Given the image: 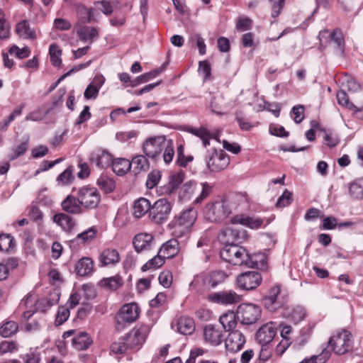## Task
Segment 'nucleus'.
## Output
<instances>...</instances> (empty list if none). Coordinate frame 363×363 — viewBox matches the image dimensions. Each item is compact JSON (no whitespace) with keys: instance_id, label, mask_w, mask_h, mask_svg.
I'll return each mask as SVG.
<instances>
[{"instance_id":"obj_45","label":"nucleus","mask_w":363,"mask_h":363,"mask_svg":"<svg viewBox=\"0 0 363 363\" xmlns=\"http://www.w3.org/2000/svg\"><path fill=\"white\" fill-rule=\"evenodd\" d=\"M160 73V71L157 69L145 73L140 76H138L135 79L132 80L130 84L129 85L132 87H135L139 84L147 82L150 79L156 77Z\"/></svg>"},{"instance_id":"obj_2","label":"nucleus","mask_w":363,"mask_h":363,"mask_svg":"<svg viewBox=\"0 0 363 363\" xmlns=\"http://www.w3.org/2000/svg\"><path fill=\"white\" fill-rule=\"evenodd\" d=\"M143 151L147 157L155 161L160 158L162 152H164L162 157L166 164H169L174 155L173 141L167 139L164 135L146 139L143 144Z\"/></svg>"},{"instance_id":"obj_28","label":"nucleus","mask_w":363,"mask_h":363,"mask_svg":"<svg viewBox=\"0 0 363 363\" xmlns=\"http://www.w3.org/2000/svg\"><path fill=\"white\" fill-rule=\"evenodd\" d=\"M77 34L79 38L86 43L91 44L99 37V32L94 27L82 26L77 28Z\"/></svg>"},{"instance_id":"obj_63","label":"nucleus","mask_w":363,"mask_h":363,"mask_svg":"<svg viewBox=\"0 0 363 363\" xmlns=\"http://www.w3.org/2000/svg\"><path fill=\"white\" fill-rule=\"evenodd\" d=\"M69 316V308L60 307L56 316V323L57 325H62L64 323Z\"/></svg>"},{"instance_id":"obj_51","label":"nucleus","mask_w":363,"mask_h":363,"mask_svg":"<svg viewBox=\"0 0 363 363\" xmlns=\"http://www.w3.org/2000/svg\"><path fill=\"white\" fill-rule=\"evenodd\" d=\"M129 346L127 344L125 338H121L118 341L113 342L111 345V352L114 354H123L128 349Z\"/></svg>"},{"instance_id":"obj_56","label":"nucleus","mask_w":363,"mask_h":363,"mask_svg":"<svg viewBox=\"0 0 363 363\" xmlns=\"http://www.w3.org/2000/svg\"><path fill=\"white\" fill-rule=\"evenodd\" d=\"M292 194L289 190L286 189L282 195L279 197L277 201L276 206L278 208H284L289 206L292 201Z\"/></svg>"},{"instance_id":"obj_29","label":"nucleus","mask_w":363,"mask_h":363,"mask_svg":"<svg viewBox=\"0 0 363 363\" xmlns=\"http://www.w3.org/2000/svg\"><path fill=\"white\" fill-rule=\"evenodd\" d=\"M52 220L59 225L62 230L67 233H70L76 225L74 220L72 217L63 213H56L53 216Z\"/></svg>"},{"instance_id":"obj_3","label":"nucleus","mask_w":363,"mask_h":363,"mask_svg":"<svg viewBox=\"0 0 363 363\" xmlns=\"http://www.w3.org/2000/svg\"><path fill=\"white\" fill-rule=\"evenodd\" d=\"M238 206L237 199L229 197L208 203L203 209V217L212 223H218L228 218Z\"/></svg>"},{"instance_id":"obj_39","label":"nucleus","mask_w":363,"mask_h":363,"mask_svg":"<svg viewBox=\"0 0 363 363\" xmlns=\"http://www.w3.org/2000/svg\"><path fill=\"white\" fill-rule=\"evenodd\" d=\"M184 179V173L182 172L172 174L166 186L165 192L168 194L174 193L182 183Z\"/></svg>"},{"instance_id":"obj_53","label":"nucleus","mask_w":363,"mask_h":363,"mask_svg":"<svg viewBox=\"0 0 363 363\" xmlns=\"http://www.w3.org/2000/svg\"><path fill=\"white\" fill-rule=\"evenodd\" d=\"M199 72L203 76V81L210 80L211 78V65L207 60L199 62Z\"/></svg>"},{"instance_id":"obj_12","label":"nucleus","mask_w":363,"mask_h":363,"mask_svg":"<svg viewBox=\"0 0 363 363\" xmlns=\"http://www.w3.org/2000/svg\"><path fill=\"white\" fill-rule=\"evenodd\" d=\"M223 241L226 245H236L235 242L241 243L247 239V235L245 230L235 226H227L222 233Z\"/></svg>"},{"instance_id":"obj_42","label":"nucleus","mask_w":363,"mask_h":363,"mask_svg":"<svg viewBox=\"0 0 363 363\" xmlns=\"http://www.w3.org/2000/svg\"><path fill=\"white\" fill-rule=\"evenodd\" d=\"M190 133H191L194 135L199 137L202 140L203 144L205 147L210 144L209 140L211 138H213L216 140L218 142H220V140L217 135L212 136L210 134V133L206 128H201L199 129L191 128Z\"/></svg>"},{"instance_id":"obj_26","label":"nucleus","mask_w":363,"mask_h":363,"mask_svg":"<svg viewBox=\"0 0 363 363\" xmlns=\"http://www.w3.org/2000/svg\"><path fill=\"white\" fill-rule=\"evenodd\" d=\"M231 223L233 225L241 224L252 229H257L262 225L263 220L243 214H238L231 218Z\"/></svg>"},{"instance_id":"obj_57","label":"nucleus","mask_w":363,"mask_h":363,"mask_svg":"<svg viewBox=\"0 0 363 363\" xmlns=\"http://www.w3.org/2000/svg\"><path fill=\"white\" fill-rule=\"evenodd\" d=\"M201 191L196 199L194 203H200L204 199L207 198L211 193L212 186L208 182L201 183Z\"/></svg>"},{"instance_id":"obj_44","label":"nucleus","mask_w":363,"mask_h":363,"mask_svg":"<svg viewBox=\"0 0 363 363\" xmlns=\"http://www.w3.org/2000/svg\"><path fill=\"white\" fill-rule=\"evenodd\" d=\"M123 284L122 279L120 276H115L109 278H104L100 281L102 287L109 289L111 290H116Z\"/></svg>"},{"instance_id":"obj_50","label":"nucleus","mask_w":363,"mask_h":363,"mask_svg":"<svg viewBox=\"0 0 363 363\" xmlns=\"http://www.w3.org/2000/svg\"><path fill=\"white\" fill-rule=\"evenodd\" d=\"M14 247L13 238L10 235H0V251L8 252Z\"/></svg>"},{"instance_id":"obj_18","label":"nucleus","mask_w":363,"mask_h":363,"mask_svg":"<svg viewBox=\"0 0 363 363\" xmlns=\"http://www.w3.org/2000/svg\"><path fill=\"white\" fill-rule=\"evenodd\" d=\"M208 300L213 303L220 304H234L241 301L240 295L233 291L215 292L208 295Z\"/></svg>"},{"instance_id":"obj_31","label":"nucleus","mask_w":363,"mask_h":363,"mask_svg":"<svg viewBox=\"0 0 363 363\" xmlns=\"http://www.w3.org/2000/svg\"><path fill=\"white\" fill-rule=\"evenodd\" d=\"M60 296L57 293H51L48 296L38 299L35 302L36 311L42 313L46 312L50 307L57 304Z\"/></svg>"},{"instance_id":"obj_27","label":"nucleus","mask_w":363,"mask_h":363,"mask_svg":"<svg viewBox=\"0 0 363 363\" xmlns=\"http://www.w3.org/2000/svg\"><path fill=\"white\" fill-rule=\"evenodd\" d=\"M175 330L180 334L188 335L194 333L195 325L194 320L188 316H181L178 318L175 325ZM174 328V325H172Z\"/></svg>"},{"instance_id":"obj_23","label":"nucleus","mask_w":363,"mask_h":363,"mask_svg":"<svg viewBox=\"0 0 363 363\" xmlns=\"http://www.w3.org/2000/svg\"><path fill=\"white\" fill-rule=\"evenodd\" d=\"M15 32L23 40H33L37 38L35 30L31 28L29 21L27 20H23L16 23Z\"/></svg>"},{"instance_id":"obj_49","label":"nucleus","mask_w":363,"mask_h":363,"mask_svg":"<svg viewBox=\"0 0 363 363\" xmlns=\"http://www.w3.org/2000/svg\"><path fill=\"white\" fill-rule=\"evenodd\" d=\"M11 55H15L18 59H24L29 57L30 54V50L28 46H25L23 48H18L16 45H13L9 50Z\"/></svg>"},{"instance_id":"obj_61","label":"nucleus","mask_w":363,"mask_h":363,"mask_svg":"<svg viewBox=\"0 0 363 363\" xmlns=\"http://www.w3.org/2000/svg\"><path fill=\"white\" fill-rule=\"evenodd\" d=\"M306 315L305 310L301 306L295 307L290 313V317L291 320L297 323L302 320Z\"/></svg>"},{"instance_id":"obj_22","label":"nucleus","mask_w":363,"mask_h":363,"mask_svg":"<svg viewBox=\"0 0 363 363\" xmlns=\"http://www.w3.org/2000/svg\"><path fill=\"white\" fill-rule=\"evenodd\" d=\"M280 293L281 288L279 286H274L268 291L262 299L263 304L267 310L274 311L281 306L280 303L277 301Z\"/></svg>"},{"instance_id":"obj_20","label":"nucleus","mask_w":363,"mask_h":363,"mask_svg":"<svg viewBox=\"0 0 363 363\" xmlns=\"http://www.w3.org/2000/svg\"><path fill=\"white\" fill-rule=\"evenodd\" d=\"M319 39L322 42L323 40L333 41L335 43L337 48L341 51L344 52L345 49V39L343 33L340 29L336 28L333 32H329L328 30H323L319 33Z\"/></svg>"},{"instance_id":"obj_40","label":"nucleus","mask_w":363,"mask_h":363,"mask_svg":"<svg viewBox=\"0 0 363 363\" xmlns=\"http://www.w3.org/2000/svg\"><path fill=\"white\" fill-rule=\"evenodd\" d=\"M237 313L233 312L225 313L220 317L219 321L225 330L230 331L233 330L237 325Z\"/></svg>"},{"instance_id":"obj_9","label":"nucleus","mask_w":363,"mask_h":363,"mask_svg":"<svg viewBox=\"0 0 363 363\" xmlns=\"http://www.w3.org/2000/svg\"><path fill=\"white\" fill-rule=\"evenodd\" d=\"M172 205L165 199H160L152 206L149 217L152 221L160 224L166 221L171 213Z\"/></svg>"},{"instance_id":"obj_60","label":"nucleus","mask_w":363,"mask_h":363,"mask_svg":"<svg viewBox=\"0 0 363 363\" xmlns=\"http://www.w3.org/2000/svg\"><path fill=\"white\" fill-rule=\"evenodd\" d=\"M78 12L80 16V20L83 23H89L91 21L93 12L91 8L82 6L79 8Z\"/></svg>"},{"instance_id":"obj_64","label":"nucleus","mask_w":363,"mask_h":363,"mask_svg":"<svg viewBox=\"0 0 363 363\" xmlns=\"http://www.w3.org/2000/svg\"><path fill=\"white\" fill-rule=\"evenodd\" d=\"M330 357V352L327 349H324L320 354L318 355H313L310 357V359H311V362L313 363H325Z\"/></svg>"},{"instance_id":"obj_52","label":"nucleus","mask_w":363,"mask_h":363,"mask_svg":"<svg viewBox=\"0 0 363 363\" xmlns=\"http://www.w3.org/2000/svg\"><path fill=\"white\" fill-rule=\"evenodd\" d=\"M196 190V184L195 182L189 181L185 183L180 190V196L183 199H189Z\"/></svg>"},{"instance_id":"obj_14","label":"nucleus","mask_w":363,"mask_h":363,"mask_svg":"<svg viewBox=\"0 0 363 363\" xmlns=\"http://www.w3.org/2000/svg\"><path fill=\"white\" fill-rule=\"evenodd\" d=\"M89 161L91 164L102 169H106L112 164L113 157L108 150L99 147L91 152Z\"/></svg>"},{"instance_id":"obj_15","label":"nucleus","mask_w":363,"mask_h":363,"mask_svg":"<svg viewBox=\"0 0 363 363\" xmlns=\"http://www.w3.org/2000/svg\"><path fill=\"white\" fill-rule=\"evenodd\" d=\"M203 337L206 344L217 347L223 340V332L219 327L209 324L203 328Z\"/></svg>"},{"instance_id":"obj_1","label":"nucleus","mask_w":363,"mask_h":363,"mask_svg":"<svg viewBox=\"0 0 363 363\" xmlns=\"http://www.w3.org/2000/svg\"><path fill=\"white\" fill-rule=\"evenodd\" d=\"M220 254L224 261L235 266H246L261 270L267 269L264 255H250L245 248L238 245H225Z\"/></svg>"},{"instance_id":"obj_5","label":"nucleus","mask_w":363,"mask_h":363,"mask_svg":"<svg viewBox=\"0 0 363 363\" xmlns=\"http://www.w3.org/2000/svg\"><path fill=\"white\" fill-rule=\"evenodd\" d=\"M261 314L260 307L252 303H242L237 309V318L242 325L255 323Z\"/></svg>"},{"instance_id":"obj_24","label":"nucleus","mask_w":363,"mask_h":363,"mask_svg":"<svg viewBox=\"0 0 363 363\" xmlns=\"http://www.w3.org/2000/svg\"><path fill=\"white\" fill-rule=\"evenodd\" d=\"M63 211L71 214H81L83 212V207L78 198L73 195H68L61 203Z\"/></svg>"},{"instance_id":"obj_8","label":"nucleus","mask_w":363,"mask_h":363,"mask_svg":"<svg viewBox=\"0 0 363 363\" xmlns=\"http://www.w3.org/2000/svg\"><path fill=\"white\" fill-rule=\"evenodd\" d=\"M77 196L85 209L96 208L101 201L100 193L95 187L83 186L77 190Z\"/></svg>"},{"instance_id":"obj_4","label":"nucleus","mask_w":363,"mask_h":363,"mask_svg":"<svg viewBox=\"0 0 363 363\" xmlns=\"http://www.w3.org/2000/svg\"><path fill=\"white\" fill-rule=\"evenodd\" d=\"M196 218V211L193 208H189L183 211L180 215L175 217L169 223V226L172 230V235L178 238L188 235Z\"/></svg>"},{"instance_id":"obj_43","label":"nucleus","mask_w":363,"mask_h":363,"mask_svg":"<svg viewBox=\"0 0 363 363\" xmlns=\"http://www.w3.org/2000/svg\"><path fill=\"white\" fill-rule=\"evenodd\" d=\"M164 257L158 252L157 255L147 262L142 267L141 270L145 272L150 269H156L162 267L164 263Z\"/></svg>"},{"instance_id":"obj_11","label":"nucleus","mask_w":363,"mask_h":363,"mask_svg":"<svg viewBox=\"0 0 363 363\" xmlns=\"http://www.w3.org/2000/svg\"><path fill=\"white\" fill-rule=\"evenodd\" d=\"M150 332V327L147 325H141L133 328L125 337L129 348L137 350L145 341Z\"/></svg>"},{"instance_id":"obj_16","label":"nucleus","mask_w":363,"mask_h":363,"mask_svg":"<svg viewBox=\"0 0 363 363\" xmlns=\"http://www.w3.org/2000/svg\"><path fill=\"white\" fill-rule=\"evenodd\" d=\"M139 315V308L135 303H127L122 306L118 315L116 322L118 324L123 323H130L136 320Z\"/></svg>"},{"instance_id":"obj_48","label":"nucleus","mask_w":363,"mask_h":363,"mask_svg":"<svg viewBox=\"0 0 363 363\" xmlns=\"http://www.w3.org/2000/svg\"><path fill=\"white\" fill-rule=\"evenodd\" d=\"M29 145V138H27L22 142L19 145L12 149L11 153L9 155V158L10 160H13L23 155L28 150Z\"/></svg>"},{"instance_id":"obj_36","label":"nucleus","mask_w":363,"mask_h":363,"mask_svg":"<svg viewBox=\"0 0 363 363\" xmlns=\"http://www.w3.org/2000/svg\"><path fill=\"white\" fill-rule=\"evenodd\" d=\"M111 166L113 171L120 176L125 174L131 169L130 162L125 158L113 160Z\"/></svg>"},{"instance_id":"obj_34","label":"nucleus","mask_w":363,"mask_h":363,"mask_svg":"<svg viewBox=\"0 0 363 363\" xmlns=\"http://www.w3.org/2000/svg\"><path fill=\"white\" fill-rule=\"evenodd\" d=\"M164 258H172L179 252V242L177 239H171L162 245L159 250Z\"/></svg>"},{"instance_id":"obj_25","label":"nucleus","mask_w":363,"mask_h":363,"mask_svg":"<svg viewBox=\"0 0 363 363\" xmlns=\"http://www.w3.org/2000/svg\"><path fill=\"white\" fill-rule=\"evenodd\" d=\"M276 330L272 323L263 325L256 333V340L259 344H269L274 337Z\"/></svg>"},{"instance_id":"obj_59","label":"nucleus","mask_w":363,"mask_h":363,"mask_svg":"<svg viewBox=\"0 0 363 363\" xmlns=\"http://www.w3.org/2000/svg\"><path fill=\"white\" fill-rule=\"evenodd\" d=\"M349 192L350 196L354 199L363 198V187L357 182H352L350 184Z\"/></svg>"},{"instance_id":"obj_32","label":"nucleus","mask_w":363,"mask_h":363,"mask_svg":"<svg viewBox=\"0 0 363 363\" xmlns=\"http://www.w3.org/2000/svg\"><path fill=\"white\" fill-rule=\"evenodd\" d=\"M151 203L150 201L145 198L141 197L135 201L133 205V215L137 218H140L147 213H150Z\"/></svg>"},{"instance_id":"obj_46","label":"nucleus","mask_w":363,"mask_h":363,"mask_svg":"<svg viewBox=\"0 0 363 363\" xmlns=\"http://www.w3.org/2000/svg\"><path fill=\"white\" fill-rule=\"evenodd\" d=\"M50 61L53 66L59 67L62 64V50L56 44H51L49 48Z\"/></svg>"},{"instance_id":"obj_6","label":"nucleus","mask_w":363,"mask_h":363,"mask_svg":"<svg viewBox=\"0 0 363 363\" xmlns=\"http://www.w3.org/2000/svg\"><path fill=\"white\" fill-rule=\"evenodd\" d=\"M206 161L211 172H218L228 166L230 157L224 150L213 149L212 151H208Z\"/></svg>"},{"instance_id":"obj_10","label":"nucleus","mask_w":363,"mask_h":363,"mask_svg":"<svg viewBox=\"0 0 363 363\" xmlns=\"http://www.w3.org/2000/svg\"><path fill=\"white\" fill-rule=\"evenodd\" d=\"M262 283L261 274L255 271L240 274L236 279L237 287L245 291H251L257 288Z\"/></svg>"},{"instance_id":"obj_41","label":"nucleus","mask_w":363,"mask_h":363,"mask_svg":"<svg viewBox=\"0 0 363 363\" xmlns=\"http://www.w3.org/2000/svg\"><path fill=\"white\" fill-rule=\"evenodd\" d=\"M18 330V325L16 322L7 320L0 327V335L4 337H9L16 334Z\"/></svg>"},{"instance_id":"obj_58","label":"nucleus","mask_w":363,"mask_h":363,"mask_svg":"<svg viewBox=\"0 0 363 363\" xmlns=\"http://www.w3.org/2000/svg\"><path fill=\"white\" fill-rule=\"evenodd\" d=\"M28 216L34 222L42 221L43 218V212L36 205L34 204H32L28 207Z\"/></svg>"},{"instance_id":"obj_21","label":"nucleus","mask_w":363,"mask_h":363,"mask_svg":"<svg viewBox=\"0 0 363 363\" xmlns=\"http://www.w3.org/2000/svg\"><path fill=\"white\" fill-rule=\"evenodd\" d=\"M121 260L118 251L113 248H106L101 251L99 256V265L101 267L114 266Z\"/></svg>"},{"instance_id":"obj_35","label":"nucleus","mask_w":363,"mask_h":363,"mask_svg":"<svg viewBox=\"0 0 363 363\" xmlns=\"http://www.w3.org/2000/svg\"><path fill=\"white\" fill-rule=\"evenodd\" d=\"M146 157V155H139L132 159L130 164L134 174H138L142 172H147L149 169L150 163Z\"/></svg>"},{"instance_id":"obj_47","label":"nucleus","mask_w":363,"mask_h":363,"mask_svg":"<svg viewBox=\"0 0 363 363\" xmlns=\"http://www.w3.org/2000/svg\"><path fill=\"white\" fill-rule=\"evenodd\" d=\"M184 147L182 144H179L177 147V164L181 167H186L187 164L193 160V156H185L184 154Z\"/></svg>"},{"instance_id":"obj_13","label":"nucleus","mask_w":363,"mask_h":363,"mask_svg":"<svg viewBox=\"0 0 363 363\" xmlns=\"http://www.w3.org/2000/svg\"><path fill=\"white\" fill-rule=\"evenodd\" d=\"M227 275L223 271H214L207 275L199 274L196 275L191 283V286H196L200 281H204L206 285H210L211 287H216L217 285L221 284L226 279Z\"/></svg>"},{"instance_id":"obj_55","label":"nucleus","mask_w":363,"mask_h":363,"mask_svg":"<svg viewBox=\"0 0 363 363\" xmlns=\"http://www.w3.org/2000/svg\"><path fill=\"white\" fill-rule=\"evenodd\" d=\"M96 229L94 227H91L86 230L79 233L76 240H81L83 243L90 242L96 238Z\"/></svg>"},{"instance_id":"obj_37","label":"nucleus","mask_w":363,"mask_h":363,"mask_svg":"<svg viewBox=\"0 0 363 363\" xmlns=\"http://www.w3.org/2000/svg\"><path fill=\"white\" fill-rule=\"evenodd\" d=\"M336 95L337 103L340 105L345 106L350 110L354 111L355 112L361 111L363 109V103L361 107H357V106H355L354 104L350 101L349 97L345 91H338Z\"/></svg>"},{"instance_id":"obj_19","label":"nucleus","mask_w":363,"mask_h":363,"mask_svg":"<svg viewBox=\"0 0 363 363\" xmlns=\"http://www.w3.org/2000/svg\"><path fill=\"white\" fill-rule=\"evenodd\" d=\"M154 244V237L147 233H140L133 239V245L138 253L151 250Z\"/></svg>"},{"instance_id":"obj_38","label":"nucleus","mask_w":363,"mask_h":363,"mask_svg":"<svg viewBox=\"0 0 363 363\" xmlns=\"http://www.w3.org/2000/svg\"><path fill=\"white\" fill-rule=\"evenodd\" d=\"M99 187L106 194L111 193L116 188V182L106 175H101L96 181Z\"/></svg>"},{"instance_id":"obj_33","label":"nucleus","mask_w":363,"mask_h":363,"mask_svg":"<svg viewBox=\"0 0 363 363\" xmlns=\"http://www.w3.org/2000/svg\"><path fill=\"white\" fill-rule=\"evenodd\" d=\"M73 347L77 350H86L92 343L89 334L86 332H79L72 340Z\"/></svg>"},{"instance_id":"obj_30","label":"nucleus","mask_w":363,"mask_h":363,"mask_svg":"<svg viewBox=\"0 0 363 363\" xmlns=\"http://www.w3.org/2000/svg\"><path fill=\"white\" fill-rule=\"evenodd\" d=\"M75 271L78 276L85 277L94 272V261L90 257H82L75 265Z\"/></svg>"},{"instance_id":"obj_17","label":"nucleus","mask_w":363,"mask_h":363,"mask_svg":"<svg viewBox=\"0 0 363 363\" xmlns=\"http://www.w3.org/2000/svg\"><path fill=\"white\" fill-rule=\"evenodd\" d=\"M245 341V337L241 332L233 330L225 340V347L228 352L235 353L243 347Z\"/></svg>"},{"instance_id":"obj_54","label":"nucleus","mask_w":363,"mask_h":363,"mask_svg":"<svg viewBox=\"0 0 363 363\" xmlns=\"http://www.w3.org/2000/svg\"><path fill=\"white\" fill-rule=\"evenodd\" d=\"M104 80H100L99 82V86H96L92 84H89L84 91V97L86 99H96L98 96L99 89L102 86Z\"/></svg>"},{"instance_id":"obj_62","label":"nucleus","mask_w":363,"mask_h":363,"mask_svg":"<svg viewBox=\"0 0 363 363\" xmlns=\"http://www.w3.org/2000/svg\"><path fill=\"white\" fill-rule=\"evenodd\" d=\"M261 349L259 354V359L263 362L269 360L272 354V348L269 344H260Z\"/></svg>"},{"instance_id":"obj_7","label":"nucleus","mask_w":363,"mask_h":363,"mask_svg":"<svg viewBox=\"0 0 363 363\" xmlns=\"http://www.w3.org/2000/svg\"><path fill=\"white\" fill-rule=\"evenodd\" d=\"M328 343L335 354H344L352 347V334L347 330L338 332L330 337Z\"/></svg>"}]
</instances>
